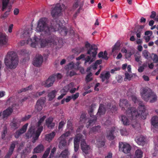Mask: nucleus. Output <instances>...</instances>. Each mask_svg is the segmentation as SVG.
<instances>
[{
  "label": "nucleus",
  "instance_id": "f257e3e1",
  "mask_svg": "<svg viewBox=\"0 0 158 158\" xmlns=\"http://www.w3.org/2000/svg\"><path fill=\"white\" fill-rule=\"evenodd\" d=\"M138 110L136 111L135 108L131 106L128 101L125 99L120 100L119 106L122 110L125 111L127 115L131 119H135L137 117H140L142 119L146 118L145 108L144 105L141 101H139Z\"/></svg>",
  "mask_w": 158,
  "mask_h": 158
},
{
  "label": "nucleus",
  "instance_id": "f03ea898",
  "mask_svg": "<svg viewBox=\"0 0 158 158\" xmlns=\"http://www.w3.org/2000/svg\"><path fill=\"white\" fill-rule=\"evenodd\" d=\"M55 20H52L50 26L47 24L48 19L43 18L40 19L38 21L36 27V30L38 32H41L44 36L50 35L52 32H53V27L52 26V23Z\"/></svg>",
  "mask_w": 158,
  "mask_h": 158
},
{
  "label": "nucleus",
  "instance_id": "7ed1b4c3",
  "mask_svg": "<svg viewBox=\"0 0 158 158\" xmlns=\"http://www.w3.org/2000/svg\"><path fill=\"white\" fill-rule=\"evenodd\" d=\"M80 141H81V145L82 151L85 154H88L90 151V147L86 143L85 137L81 134H77L74 138V143L75 151L77 152L78 151L79 147V143Z\"/></svg>",
  "mask_w": 158,
  "mask_h": 158
},
{
  "label": "nucleus",
  "instance_id": "20e7f679",
  "mask_svg": "<svg viewBox=\"0 0 158 158\" xmlns=\"http://www.w3.org/2000/svg\"><path fill=\"white\" fill-rule=\"evenodd\" d=\"M4 62L6 66L9 69H12L16 68L19 62L16 53L14 51L8 52L4 58Z\"/></svg>",
  "mask_w": 158,
  "mask_h": 158
},
{
  "label": "nucleus",
  "instance_id": "39448f33",
  "mask_svg": "<svg viewBox=\"0 0 158 158\" xmlns=\"http://www.w3.org/2000/svg\"><path fill=\"white\" fill-rule=\"evenodd\" d=\"M141 94L142 98L145 101H148L150 98H152L150 101V102L151 103H153L157 100V97L156 94L149 88H143Z\"/></svg>",
  "mask_w": 158,
  "mask_h": 158
},
{
  "label": "nucleus",
  "instance_id": "423d86ee",
  "mask_svg": "<svg viewBox=\"0 0 158 158\" xmlns=\"http://www.w3.org/2000/svg\"><path fill=\"white\" fill-rule=\"evenodd\" d=\"M52 26L53 27V32L58 31L62 36H65L67 34L68 29L60 21L55 20L52 23Z\"/></svg>",
  "mask_w": 158,
  "mask_h": 158
},
{
  "label": "nucleus",
  "instance_id": "0eeeda50",
  "mask_svg": "<svg viewBox=\"0 0 158 158\" xmlns=\"http://www.w3.org/2000/svg\"><path fill=\"white\" fill-rule=\"evenodd\" d=\"M58 40L56 39V37L53 36H50L49 38L47 39H43L40 41V45L41 47H49L54 48L57 49V48H60L61 46H57L56 40Z\"/></svg>",
  "mask_w": 158,
  "mask_h": 158
},
{
  "label": "nucleus",
  "instance_id": "6e6552de",
  "mask_svg": "<svg viewBox=\"0 0 158 158\" xmlns=\"http://www.w3.org/2000/svg\"><path fill=\"white\" fill-rule=\"evenodd\" d=\"M46 118V116H43L40 118L38 123L36 124L37 129L35 131V135L33 138V140H32V143H35L36 141L38 140L39 136L43 131V127L42 125V123L44 121Z\"/></svg>",
  "mask_w": 158,
  "mask_h": 158
},
{
  "label": "nucleus",
  "instance_id": "1a4fd4ad",
  "mask_svg": "<svg viewBox=\"0 0 158 158\" xmlns=\"http://www.w3.org/2000/svg\"><path fill=\"white\" fill-rule=\"evenodd\" d=\"M97 104L93 103L89 107L88 110L89 114L91 117V119L89 120L86 123V127L88 128L91 125H93L96 122L97 118L95 116L93 115L94 109L96 108Z\"/></svg>",
  "mask_w": 158,
  "mask_h": 158
},
{
  "label": "nucleus",
  "instance_id": "9d476101",
  "mask_svg": "<svg viewBox=\"0 0 158 158\" xmlns=\"http://www.w3.org/2000/svg\"><path fill=\"white\" fill-rule=\"evenodd\" d=\"M85 46L86 48H89L87 51V54L90 55L92 54L93 58H95L97 54V46L94 44L91 45L88 42H85Z\"/></svg>",
  "mask_w": 158,
  "mask_h": 158
},
{
  "label": "nucleus",
  "instance_id": "9b49d317",
  "mask_svg": "<svg viewBox=\"0 0 158 158\" xmlns=\"http://www.w3.org/2000/svg\"><path fill=\"white\" fill-rule=\"evenodd\" d=\"M64 5L63 4H56L55 7L51 11V14L52 17H54L59 16L62 10L64 9Z\"/></svg>",
  "mask_w": 158,
  "mask_h": 158
},
{
  "label": "nucleus",
  "instance_id": "f8f14e48",
  "mask_svg": "<svg viewBox=\"0 0 158 158\" xmlns=\"http://www.w3.org/2000/svg\"><path fill=\"white\" fill-rule=\"evenodd\" d=\"M118 133L114 127H111L108 131H106V137L109 140L114 139Z\"/></svg>",
  "mask_w": 158,
  "mask_h": 158
},
{
  "label": "nucleus",
  "instance_id": "ddd939ff",
  "mask_svg": "<svg viewBox=\"0 0 158 158\" xmlns=\"http://www.w3.org/2000/svg\"><path fill=\"white\" fill-rule=\"evenodd\" d=\"M111 106V105L110 103H108L106 105H105L103 104H100L99 105L97 114H99L100 115L104 114L106 110L110 109Z\"/></svg>",
  "mask_w": 158,
  "mask_h": 158
},
{
  "label": "nucleus",
  "instance_id": "4468645a",
  "mask_svg": "<svg viewBox=\"0 0 158 158\" xmlns=\"http://www.w3.org/2000/svg\"><path fill=\"white\" fill-rule=\"evenodd\" d=\"M59 141L58 148L60 149H68L69 143H67L66 139L60 137L58 139Z\"/></svg>",
  "mask_w": 158,
  "mask_h": 158
},
{
  "label": "nucleus",
  "instance_id": "2eb2a0df",
  "mask_svg": "<svg viewBox=\"0 0 158 158\" xmlns=\"http://www.w3.org/2000/svg\"><path fill=\"white\" fill-rule=\"evenodd\" d=\"M18 143L17 141H12L9 148V151L4 157V158H10L13 154L14 150L15 147L16 145Z\"/></svg>",
  "mask_w": 158,
  "mask_h": 158
},
{
  "label": "nucleus",
  "instance_id": "dca6fc26",
  "mask_svg": "<svg viewBox=\"0 0 158 158\" xmlns=\"http://www.w3.org/2000/svg\"><path fill=\"white\" fill-rule=\"evenodd\" d=\"M43 60V57L41 55H36L33 59L32 64L35 66L40 67L41 65Z\"/></svg>",
  "mask_w": 158,
  "mask_h": 158
},
{
  "label": "nucleus",
  "instance_id": "f3484780",
  "mask_svg": "<svg viewBox=\"0 0 158 158\" xmlns=\"http://www.w3.org/2000/svg\"><path fill=\"white\" fill-rule=\"evenodd\" d=\"M119 148L125 153L130 152L131 149V147L129 144L123 143L121 142L119 143Z\"/></svg>",
  "mask_w": 158,
  "mask_h": 158
},
{
  "label": "nucleus",
  "instance_id": "a211bd4d",
  "mask_svg": "<svg viewBox=\"0 0 158 158\" xmlns=\"http://www.w3.org/2000/svg\"><path fill=\"white\" fill-rule=\"evenodd\" d=\"M45 102V98H41L38 100L35 106V109L37 111H40L42 109Z\"/></svg>",
  "mask_w": 158,
  "mask_h": 158
},
{
  "label": "nucleus",
  "instance_id": "6ab92c4d",
  "mask_svg": "<svg viewBox=\"0 0 158 158\" xmlns=\"http://www.w3.org/2000/svg\"><path fill=\"white\" fill-rule=\"evenodd\" d=\"M28 125V123H26L20 129L17 131L15 133V137L17 139L21 135L25 132Z\"/></svg>",
  "mask_w": 158,
  "mask_h": 158
},
{
  "label": "nucleus",
  "instance_id": "aec40b11",
  "mask_svg": "<svg viewBox=\"0 0 158 158\" xmlns=\"http://www.w3.org/2000/svg\"><path fill=\"white\" fill-rule=\"evenodd\" d=\"M55 81L54 77L51 76L46 81H43L42 85L45 87L48 88L52 86Z\"/></svg>",
  "mask_w": 158,
  "mask_h": 158
},
{
  "label": "nucleus",
  "instance_id": "412c9836",
  "mask_svg": "<svg viewBox=\"0 0 158 158\" xmlns=\"http://www.w3.org/2000/svg\"><path fill=\"white\" fill-rule=\"evenodd\" d=\"M38 39L37 37L32 40L31 38H28L27 40V44H30L31 46L33 48H35L38 44L39 41H38Z\"/></svg>",
  "mask_w": 158,
  "mask_h": 158
},
{
  "label": "nucleus",
  "instance_id": "4be33fe9",
  "mask_svg": "<svg viewBox=\"0 0 158 158\" xmlns=\"http://www.w3.org/2000/svg\"><path fill=\"white\" fill-rule=\"evenodd\" d=\"M53 118L49 117L45 121V123L48 127L49 129H52L55 126V123L53 122Z\"/></svg>",
  "mask_w": 158,
  "mask_h": 158
},
{
  "label": "nucleus",
  "instance_id": "5701e85b",
  "mask_svg": "<svg viewBox=\"0 0 158 158\" xmlns=\"http://www.w3.org/2000/svg\"><path fill=\"white\" fill-rule=\"evenodd\" d=\"M20 121L17 118H14L10 123V126L12 129L14 130L17 129L19 126Z\"/></svg>",
  "mask_w": 158,
  "mask_h": 158
},
{
  "label": "nucleus",
  "instance_id": "b1692460",
  "mask_svg": "<svg viewBox=\"0 0 158 158\" xmlns=\"http://www.w3.org/2000/svg\"><path fill=\"white\" fill-rule=\"evenodd\" d=\"M7 42V39L6 34L0 32V46L6 44Z\"/></svg>",
  "mask_w": 158,
  "mask_h": 158
},
{
  "label": "nucleus",
  "instance_id": "393cba45",
  "mask_svg": "<svg viewBox=\"0 0 158 158\" xmlns=\"http://www.w3.org/2000/svg\"><path fill=\"white\" fill-rule=\"evenodd\" d=\"M72 87H73V83H70L64 87L61 90L60 93L63 94H64L65 95L69 91Z\"/></svg>",
  "mask_w": 158,
  "mask_h": 158
},
{
  "label": "nucleus",
  "instance_id": "a878e982",
  "mask_svg": "<svg viewBox=\"0 0 158 158\" xmlns=\"http://www.w3.org/2000/svg\"><path fill=\"white\" fill-rule=\"evenodd\" d=\"M35 132L34 130L32 128H30L26 134V137L27 139H29L32 137V142L33 140V138L35 136Z\"/></svg>",
  "mask_w": 158,
  "mask_h": 158
},
{
  "label": "nucleus",
  "instance_id": "bb28decb",
  "mask_svg": "<svg viewBox=\"0 0 158 158\" xmlns=\"http://www.w3.org/2000/svg\"><path fill=\"white\" fill-rule=\"evenodd\" d=\"M135 140L139 145L143 146L145 143V141L144 137L143 136H140L139 137H137Z\"/></svg>",
  "mask_w": 158,
  "mask_h": 158
},
{
  "label": "nucleus",
  "instance_id": "cd10ccee",
  "mask_svg": "<svg viewBox=\"0 0 158 158\" xmlns=\"http://www.w3.org/2000/svg\"><path fill=\"white\" fill-rule=\"evenodd\" d=\"M44 146L43 145L40 144L34 148V152L36 153H40L44 151Z\"/></svg>",
  "mask_w": 158,
  "mask_h": 158
},
{
  "label": "nucleus",
  "instance_id": "c85d7f7f",
  "mask_svg": "<svg viewBox=\"0 0 158 158\" xmlns=\"http://www.w3.org/2000/svg\"><path fill=\"white\" fill-rule=\"evenodd\" d=\"M56 135V133L54 131H52L51 133L46 134L45 136L46 140L50 142L53 139Z\"/></svg>",
  "mask_w": 158,
  "mask_h": 158
},
{
  "label": "nucleus",
  "instance_id": "c756f323",
  "mask_svg": "<svg viewBox=\"0 0 158 158\" xmlns=\"http://www.w3.org/2000/svg\"><path fill=\"white\" fill-rule=\"evenodd\" d=\"M120 119L124 125L127 126L130 125V120L126 116L124 115H121Z\"/></svg>",
  "mask_w": 158,
  "mask_h": 158
},
{
  "label": "nucleus",
  "instance_id": "7c9ffc66",
  "mask_svg": "<svg viewBox=\"0 0 158 158\" xmlns=\"http://www.w3.org/2000/svg\"><path fill=\"white\" fill-rule=\"evenodd\" d=\"M13 110L11 108L9 107L6 110H4L3 113V118H5L7 117L11 114Z\"/></svg>",
  "mask_w": 158,
  "mask_h": 158
},
{
  "label": "nucleus",
  "instance_id": "2f4dec72",
  "mask_svg": "<svg viewBox=\"0 0 158 158\" xmlns=\"http://www.w3.org/2000/svg\"><path fill=\"white\" fill-rule=\"evenodd\" d=\"M152 124L155 127L158 128V117L154 116L152 118Z\"/></svg>",
  "mask_w": 158,
  "mask_h": 158
},
{
  "label": "nucleus",
  "instance_id": "473e14b6",
  "mask_svg": "<svg viewBox=\"0 0 158 158\" xmlns=\"http://www.w3.org/2000/svg\"><path fill=\"white\" fill-rule=\"evenodd\" d=\"M69 154L68 149H64L59 155V158H67Z\"/></svg>",
  "mask_w": 158,
  "mask_h": 158
},
{
  "label": "nucleus",
  "instance_id": "72a5a7b5",
  "mask_svg": "<svg viewBox=\"0 0 158 158\" xmlns=\"http://www.w3.org/2000/svg\"><path fill=\"white\" fill-rule=\"evenodd\" d=\"M2 11L5 10L9 6H8V4L10 0H2Z\"/></svg>",
  "mask_w": 158,
  "mask_h": 158
},
{
  "label": "nucleus",
  "instance_id": "f704fd0d",
  "mask_svg": "<svg viewBox=\"0 0 158 158\" xmlns=\"http://www.w3.org/2000/svg\"><path fill=\"white\" fill-rule=\"evenodd\" d=\"M56 91L55 90H54L48 93V97L49 98V101H51L56 96Z\"/></svg>",
  "mask_w": 158,
  "mask_h": 158
},
{
  "label": "nucleus",
  "instance_id": "c9c22d12",
  "mask_svg": "<svg viewBox=\"0 0 158 158\" xmlns=\"http://www.w3.org/2000/svg\"><path fill=\"white\" fill-rule=\"evenodd\" d=\"M120 44L119 43L117 42L113 46L112 50V52L116 53L117 52L119 49Z\"/></svg>",
  "mask_w": 158,
  "mask_h": 158
},
{
  "label": "nucleus",
  "instance_id": "e433bc0d",
  "mask_svg": "<svg viewBox=\"0 0 158 158\" xmlns=\"http://www.w3.org/2000/svg\"><path fill=\"white\" fill-rule=\"evenodd\" d=\"M143 154L141 150H137L135 152V158H141L143 156Z\"/></svg>",
  "mask_w": 158,
  "mask_h": 158
},
{
  "label": "nucleus",
  "instance_id": "4c0bfd02",
  "mask_svg": "<svg viewBox=\"0 0 158 158\" xmlns=\"http://www.w3.org/2000/svg\"><path fill=\"white\" fill-rule=\"evenodd\" d=\"M100 128L101 127L99 125L93 127L90 129V133H95L97 132H98L100 130Z\"/></svg>",
  "mask_w": 158,
  "mask_h": 158
},
{
  "label": "nucleus",
  "instance_id": "58836bf2",
  "mask_svg": "<svg viewBox=\"0 0 158 158\" xmlns=\"http://www.w3.org/2000/svg\"><path fill=\"white\" fill-rule=\"evenodd\" d=\"M30 36V33L29 30H26L21 35V37L23 38H27Z\"/></svg>",
  "mask_w": 158,
  "mask_h": 158
},
{
  "label": "nucleus",
  "instance_id": "ea45409f",
  "mask_svg": "<svg viewBox=\"0 0 158 158\" xmlns=\"http://www.w3.org/2000/svg\"><path fill=\"white\" fill-rule=\"evenodd\" d=\"M101 74H102L103 75V77L106 78V79L107 80H108L110 76L109 72H107L106 73L103 72Z\"/></svg>",
  "mask_w": 158,
  "mask_h": 158
},
{
  "label": "nucleus",
  "instance_id": "a19ab883",
  "mask_svg": "<svg viewBox=\"0 0 158 158\" xmlns=\"http://www.w3.org/2000/svg\"><path fill=\"white\" fill-rule=\"evenodd\" d=\"M11 6H9L7 11H6L2 15V18H6L9 15V12L10 11Z\"/></svg>",
  "mask_w": 158,
  "mask_h": 158
},
{
  "label": "nucleus",
  "instance_id": "79ce46f5",
  "mask_svg": "<svg viewBox=\"0 0 158 158\" xmlns=\"http://www.w3.org/2000/svg\"><path fill=\"white\" fill-rule=\"evenodd\" d=\"M135 61L137 62H141V61L140 60H141V57L140 54L138 53L135 54Z\"/></svg>",
  "mask_w": 158,
  "mask_h": 158
},
{
  "label": "nucleus",
  "instance_id": "37998d69",
  "mask_svg": "<svg viewBox=\"0 0 158 158\" xmlns=\"http://www.w3.org/2000/svg\"><path fill=\"white\" fill-rule=\"evenodd\" d=\"M151 58L154 63H157L158 62V56L156 54H152L151 56Z\"/></svg>",
  "mask_w": 158,
  "mask_h": 158
},
{
  "label": "nucleus",
  "instance_id": "c03bdc74",
  "mask_svg": "<svg viewBox=\"0 0 158 158\" xmlns=\"http://www.w3.org/2000/svg\"><path fill=\"white\" fill-rule=\"evenodd\" d=\"M50 151V148H48L45 151L42 158H47L49 153Z\"/></svg>",
  "mask_w": 158,
  "mask_h": 158
},
{
  "label": "nucleus",
  "instance_id": "a18cd8bd",
  "mask_svg": "<svg viewBox=\"0 0 158 158\" xmlns=\"http://www.w3.org/2000/svg\"><path fill=\"white\" fill-rule=\"evenodd\" d=\"M92 73L90 72L86 75L85 78V80L86 82H89L92 80V78L90 77L92 76Z\"/></svg>",
  "mask_w": 158,
  "mask_h": 158
},
{
  "label": "nucleus",
  "instance_id": "49530a36",
  "mask_svg": "<svg viewBox=\"0 0 158 158\" xmlns=\"http://www.w3.org/2000/svg\"><path fill=\"white\" fill-rule=\"evenodd\" d=\"M143 56L146 58L148 59L149 58V53L147 50H144L142 52Z\"/></svg>",
  "mask_w": 158,
  "mask_h": 158
},
{
  "label": "nucleus",
  "instance_id": "de8ad7c7",
  "mask_svg": "<svg viewBox=\"0 0 158 158\" xmlns=\"http://www.w3.org/2000/svg\"><path fill=\"white\" fill-rule=\"evenodd\" d=\"M52 76L54 77L55 80L56 78L57 79H60L62 78V75L60 73L53 74Z\"/></svg>",
  "mask_w": 158,
  "mask_h": 158
},
{
  "label": "nucleus",
  "instance_id": "09e8293b",
  "mask_svg": "<svg viewBox=\"0 0 158 158\" xmlns=\"http://www.w3.org/2000/svg\"><path fill=\"white\" fill-rule=\"evenodd\" d=\"M120 133L122 135H126L128 134V132L126 129L123 128L120 129Z\"/></svg>",
  "mask_w": 158,
  "mask_h": 158
},
{
  "label": "nucleus",
  "instance_id": "8fccbe9b",
  "mask_svg": "<svg viewBox=\"0 0 158 158\" xmlns=\"http://www.w3.org/2000/svg\"><path fill=\"white\" fill-rule=\"evenodd\" d=\"M105 144V142L104 140L102 141H98V147L101 148L103 147Z\"/></svg>",
  "mask_w": 158,
  "mask_h": 158
},
{
  "label": "nucleus",
  "instance_id": "3c124183",
  "mask_svg": "<svg viewBox=\"0 0 158 158\" xmlns=\"http://www.w3.org/2000/svg\"><path fill=\"white\" fill-rule=\"evenodd\" d=\"M109 111H110L111 112L113 113L114 112H115V111L117 110V107L115 105H113L112 107H110V109H109Z\"/></svg>",
  "mask_w": 158,
  "mask_h": 158
},
{
  "label": "nucleus",
  "instance_id": "603ef678",
  "mask_svg": "<svg viewBox=\"0 0 158 158\" xmlns=\"http://www.w3.org/2000/svg\"><path fill=\"white\" fill-rule=\"evenodd\" d=\"M94 60L93 58L91 59V58L89 56H88L87 58H86L85 60V63L89 62V64L91 63Z\"/></svg>",
  "mask_w": 158,
  "mask_h": 158
},
{
  "label": "nucleus",
  "instance_id": "864d4df0",
  "mask_svg": "<svg viewBox=\"0 0 158 158\" xmlns=\"http://www.w3.org/2000/svg\"><path fill=\"white\" fill-rule=\"evenodd\" d=\"M13 101L14 99L13 98L10 97L7 100L6 102V104L8 105H12L11 103H13Z\"/></svg>",
  "mask_w": 158,
  "mask_h": 158
},
{
  "label": "nucleus",
  "instance_id": "5fc2aeb1",
  "mask_svg": "<svg viewBox=\"0 0 158 158\" xmlns=\"http://www.w3.org/2000/svg\"><path fill=\"white\" fill-rule=\"evenodd\" d=\"M70 134L69 131H68L62 135L60 137L66 139V137L69 136Z\"/></svg>",
  "mask_w": 158,
  "mask_h": 158
},
{
  "label": "nucleus",
  "instance_id": "6e6d98bb",
  "mask_svg": "<svg viewBox=\"0 0 158 158\" xmlns=\"http://www.w3.org/2000/svg\"><path fill=\"white\" fill-rule=\"evenodd\" d=\"M56 148H53L51 150V153L49 156V158H51L53 156L54 154L56 151Z\"/></svg>",
  "mask_w": 158,
  "mask_h": 158
},
{
  "label": "nucleus",
  "instance_id": "4d7b16f0",
  "mask_svg": "<svg viewBox=\"0 0 158 158\" xmlns=\"http://www.w3.org/2000/svg\"><path fill=\"white\" fill-rule=\"evenodd\" d=\"M7 131L6 128H4L2 135V138L3 139L5 138V136L7 133Z\"/></svg>",
  "mask_w": 158,
  "mask_h": 158
},
{
  "label": "nucleus",
  "instance_id": "13d9d810",
  "mask_svg": "<svg viewBox=\"0 0 158 158\" xmlns=\"http://www.w3.org/2000/svg\"><path fill=\"white\" fill-rule=\"evenodd\" d=\"M79 93H76L74 94H73L71 96L73 100H75L79 96Z\"/></svg>",
  "mask_w": 158,
  "mask_h": 158
},
{
  "label": "nucleus",
  "instance_id": "bf43d9fd",
  "mask_svg": "<svg viewBox=\"0 0 158 158\" xmlns=\"http://www.w3.org/2000/svg\"><path fill=\"white\" fill-rule=\"evenodd\" d=\"M45 91L44 90L42 92H37L36 93L35 97H38V96H40L42 95L43 94H44L45 93Z\"/></svg>",
  "mask_w": 158,
  "mask_h": 158
},
{
  "label": "nucleus",
  "instance_id": "052dcab7",
  "mask_svg": "<svg viewBox=\"0 0 158 158\" xmlns=\"http://www.w3.org/2000/svg\"><path fill=\"white\" fill-rule=\"evenodd\" d=\"M31 115H28L27 116H26L25 117H23L22 119V121H25L28 119H29L31 117Z\"/></svg>",
  "mask_w": 158,
  "mask_h": 158
},
{
  "label": "nucleus",
  "instance_id": "680f3d73",
  "mask_svg": "<svg viewBox=\"0 0 158 158\" xmlns=\"http://www.w3.org/2000/svg\"><path fill=\"white\" fill-rule=\"evenodd\" d=\"M76 73L73 71H71L69 74H68V72H67L66 74L67 76H69L70 77H72L74 75H76Z\"/></svg>",
  "mask_w": 158,
  "mask_h": 158
},
{
  "label": "nucleus",
  "instance_id": "e2e57ef3",
  "mask_svg": "<svg viewBox=\"0 0 158 158\" xmlns=\"http://www.w3.org/2000/svg\"><path fill=\"white\" fill-rule=\"evenodd\" d=\"M23 91L25 92L29 90H31L32 89V85H30L28 87L24 88H23Z\"/></svg>",
  "mask_w": 158,
  "mask_h": 158
},
{
  "label": "nucleus",
  "instance_id": "0e129e2a",
  "mask_svg": "<svg viewBox=\"0 0 158 158\" xmlns=\"http://www.w3.org/2000/svg\"><path fill=\"white\" fill-rule=\"evenodd\" d=\"M79 1L78 0H77V1L74 3L73 5V8L74 9H76L79 6Z\"/></svg>",
  "mask_w": 158,
  "mask_h": 158
},
{
  "label": "nucleus",
  "instance_id": "69168bd1",
  "mask_svg": "<svg viewBox=\"0 0 158 158\" xmlns=\"http://www.w3.org/2000/svg\"><path fill=\"white\" fill-rule=\"evenodd\" d=\"M141 31L142 30L141 29H140L139 30H138L136 31V36L138 38H140Z\"/></svg>",
  "mask_w": 158,
  "mask_h": 158
},
{
  "label": "nucleus",
  "instance_id": "338daca9",
  "mask_svg": "<svg viewBox=\"0 0 158 158\" xmlns=\"http://www.w3.org/2000/svg\"><path fill=\"white\" fill-rule=\"evenodd\" d=\"M65 124V123L63 121H61L60 122L58 126V128L59 129H60L62 128L63 126L64 125V124Z\"/></svg>",
  "mask_w": 158,
  "mask_h": 158
},
{
  "label": "nucleus",
  "instance_id": "774afa93",
  "mask_svg": "<svg viewBox=\"0 0 158 158\" xmlns=\"http://www.w3.org/2000/svg\"><path fill=\"white\" fill-rule=\"evenodd\" d=\"M156 13L155 12L153 11L152 12V14L150 16V18L152 19H154L155 17Z\"/></svg>",
  "mask_w": 158,
  "mask_h": 158
}]
</instances>
